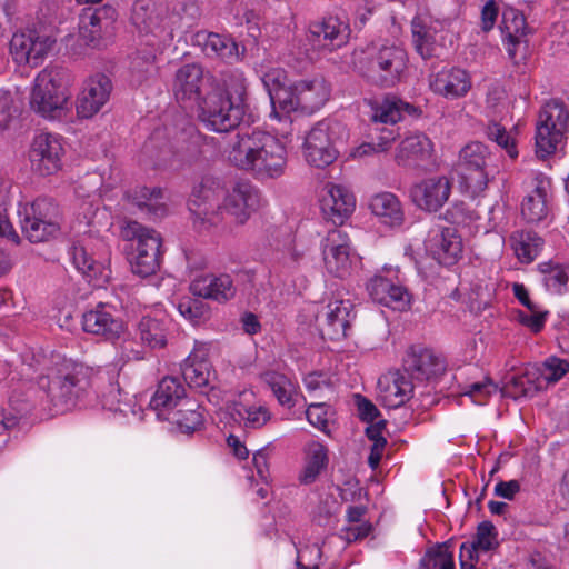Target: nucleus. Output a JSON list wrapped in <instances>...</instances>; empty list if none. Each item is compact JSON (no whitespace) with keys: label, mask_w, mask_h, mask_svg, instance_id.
Here are the masks:
<instances>
[{"label":"nucleus","mask_w":569,"mask_h":569,"mask_svg":"<svg viewBox=\"0 0 569 569\" xmlns=\"http://www.w3.org/2000/svg\"><path fill=\"white\" fill-rule=\"evenodd\" d=\"M36 362L37 366L23 363L21 369L26 377L36 380L33 406L47 417L72 410L87 385L83 367L59 355Z\"/></svg>","instance_id":"f257e3e1"},{"label":"nucleus","mask_w":569,"mask_h":569,"mask_svg":"<svg viewBox=\"0 0 569 569\" xmlns=\"http://www.w3.org/2000/svg\"><path fill=\"white\" fill-rule=\"evenodd\" d=\"M200 16L194 1L178 3L170 10L154 0H134L130 21L141 44L157 49L170 44L177 32H186L196 26Z\"/></svg>","instance_id":"f03ea898"},{"label":"nucleus","mask_w":569,"mask_h":569,"mask_svg":"<svg viewBox=\"0 0 569 569\" xmlns=\"http://www.w3.org/2000/svg\"><path fill=\"white\" fill-rule=\"evenodd\" d=\"M227 157L231 164L258 180L282 177L288 164L286 142L258 129L239 132L230 144Z\"/></svg>","instance_id":"7ed1b4c3"},{"label":"nucleus","mask_w":569,"mask_h":569,"mask_svg":"<svg viewBox=\"0 0 569 569\" xmlns=\"http://www.w3.org/2000/svg\"><path fill=\"white\" fill-rule=\"evenodd\" d=\"M349 37V24L339 17L331 16L311 22L303 37L293 40L287 62L297 69H303L325 52L345 46Z\"/></svg>","instance_id":"20e7f679"},{"label":"nucleus","mask_w":569,"mask_h":569,"mask_svg":"<svg viewBox=\"0 0 569 569\" xmlns=\"http://www.w3.org/2000/svg\"><path fill=\"white\" fill-rule=\"evenodd\" d=\"M68 72L59 67L41 70L33 80L30 109L48 120L66 119L71 111Z\"/></svg>","instance_id":"39448f33"},{"label":"nucleus","mask_w":569,"mask_h":569,"mask_svg":"<svg viewBox=\"0 0 569 569\" xmlns=\"http://www.w3.org/2000/svg\"><path fill=\"white\" fill-rule=\"evenodd\" d=\"M569 111L556 98L542 103L536 119V158L559 156L565 148Z\"/></svg>","instance_id":"423d86ee"},{"label":"nucleus","mask_w":569,"mask_h":569,"mask_svg":"<svg viewBox=\"0 0 569 569\" xmlns=\"http://www.w3.org/2000/svg\"><path fill=\"white\" fill-rule=\"evenodd\" d=\"M408 64L406 50L396 44L382 46L360 62L359 71L371 83L393 87L403 77Z\"/></svg>","instance_id":"0eeeda50"},{"label":"nucleus","mask_w":569,"mask_h":569,"mask_svg":"<svg viewBox=\"0 0 569 569\" xmlns=\"http://www.w3.org/2000/svg\"><path fill=\"white\" fill-rule=\"evenodd\" d=\"M348 133L343 123L336 119H323L317 122L305 137L303 157L316 168L332 163L337 156V143L347 139Z\"/></svg>","instance_id":"6e6552de"},{"label":"nucleus","mask_w":569,"mask_h":569,"mask_svg":"<svg viewBox=\"0 0 569 569\" xmlns=\"http://www.w3.org/2000/svg\"><path fill=\"white\" fill-rule=\"evenodd\" d=\"M124 240L136 241L134 254L130 263L132 272L141 277L156 273L161 263L162 238L159 232L130 220L122 228Z\"/></svg>","instance_id":"1a4fd4ad"},{"label":"nucleus","mask_w":569,"mask_h":569,"mask_svg":"<svg viewBox=\"0 0 569 569\" xmlns=\"http://www.w3.org/2000/svg\"><path fill=\"white\" fill-rule=\"evenodd\" d=\"M330 87L323 78L296 81L289 91H280L276 97L282 119L292 112L312 114L329 100Z\"/></svg>","instance_id":"9d476101"},{"label":"nucleus","mask_w":569,"mask_h":569,"mask_svg":"<svg viewBox=\"0 0 569 569\" xmlns=\"http://www.w3.org/2000/svg\"><path fill=\"white\" fill-rule=\"evenodd\" d=\"M20 227L26 238L39 243L54 237L60 230L58 206L49 198H38L18 209Z\"/></svg>","instance_id":"9b49d317"},{"label":"nucleus","mask_w":569,"mask_h":569,"mask_svg":"<svg viewBox=\"0 0 569 569\" xmlns=\"http://www.w3.org/2000/svg\"><path fill=\"white\" fill-rule=\"evenodd\" d=\"M199 119L208 130L228 132L237 128L246 113V104L224 97L220 88L207 92L199 103Z\"/></svg>","instance_id":"f8f14e48"},{"label":"nucleus","mask_w":569,"mask_h":569,"mask_svg":"<svg viewBox=\"0 0 569 569\" xmlns=\"http://www.w3.org/2000/svg\"><path fill=\"white\" fill-rule=\"evenodd\" d=\"M489 154L488 147L481 142L468 143L459 152L457 172L460 188L471 197L479 196L488 186L486 166Z\"/></svg>","instance_id":"ddd939ff"},{"label":"nucleus","mask_w":569,"mask_h":569,"mask_svg":"<svg viewBox=\"0 0 569 569\" xmlns=\"http://www.w3.org/2000/svg\"><path fill=\"white\" fill-rule=\"evenodd\" d=\"M226 186L216 177H203L193 188L189 209L194 217V222L200 224H217L220 221V209Z\"/></svg>","instance_id":"4468645a"},{"label":"nucleus","mask_w":569,"mask_h":569,"mask_svg":"<svg viewBox=\"0 0 569 569\" xmlns=\"http://www.w3.org/2000/svg\"><path fill=\"white\" fill-rule=\"evenodd\" d=\"M56 44V38L37 29H26L13 33L10 53L19 66H40Z\"/></svg>","instance_id":"2eb2a0df"},{"label":"nucleus","mask_w":569,"mask_h":569,"mask_svg":"<svg viewBox=\"0 0 569 569\" xmlns=\"http://www.w3.org/2000/svg\"><path fill=\"white\" fill-rule=\"evenodd\" d=\"M261 193L251 182L238 181L226 188L220 209V220L226 216L236 223H246L261 206Z\"/></svg>","instance_id":"dca6fc26"},{"label":"nucleus","mask_w":569,"mask_h":569,"mask_svg":"<svg viewBox=\"0 0 569 569\" xmlns=\"http://www.w3.org/2000/svg\"><path fill=\"white\" fill-rule=\"evenodd\" d=\"M321 251L326 270L338 278L349 274L357 259L349 236L339 229L330 230L321 240Z\"/></svg>","instance_id":"f3484780"},{"label":"nucleus","mask_w":569,"mask_h":569,"mask_svg":"<svg viewBox=\"0 0 569 569\" xmlns=\"http://www.w3.org/2000/svg\"><path fill=\"white\" fill-rule=\"evenodd\" d=\"M371 299L393 310L403 311L410 307L411 296L398 279V270L383 268L367 284Z\"/></svg>","instance_id":"a211bd4d"},{"label":"nucleus","mask_w":569,"mask_h":569,"mask_svg":"<svg viewBox=\"0 0 569 569\" xmlns=\"http://www.w3.org/2000/svg\"><path fill=\"white\" fill-rule=\"evenodd\" d=\"M446 22L427 14H418L411 21L415 50L422 59L440 56L445 41Z\"/></svg>","instance_id":"6ab92c4d"},{"label":"nucleus","mask_w":569,"mask_h":569,"mask_svg":"<svg viewBox=\"0 0 569 569\" xmlns=\"http://www.w3.org/2000/svg\"><path fill=\"white\" fill-rule=\"evenodd\" d=\"M353 305L349 299L335 297L317 310L316 321L323 338L340 340L347 336Z\"/></svg>","instance_id":"aec40b11"},{"label":"nucleus","mask_w":569,"mask_h":569,"mask_svg":"<svg viewBox=\"0 0 569 569\" xmlns=\"http://www.w3.org/2000/svg\"><path fill=\"white\" fill-rule=\"evenodd\" d=\"M428 86L432 93L447 100L465 98L472 88V78L468 70L445 66L428 76Z\"/></svg>","instance_id":"412c9836"},{"label":"nucleus","mask_w":569,"mask_h":569,"mask_svg":"<svg viewBox=\"0 0 569 569\" xmlns=\"http://www.w3.org/2000/svg\"><path fill=\"white\" fill-rule=\"evenodd\" d=\"M63 156L62 139L58 134L41 132L32 141L30 161L32 169L41 176H49L61 168Z\"/></svg>","instance_id":"4be33fe9"},{"label":"nucleus","mask_w":569,"mask_h":569,"mask_svg":"<svg viewBox=\"0 0 569 569\" xmlns=\"http://www.w3.org/2000/svg\"><path fill=\"white\" fill-rule=\"evenodd\" d=\"M111 91V79L104 73L87 78L76 99L77 114L83 119L92 118L108 102Z\"/></svg>","instance_id":"5701e85b"},{"label":"nucleus","mask_w":569,"mask_h":569,"mask_svg":"<svg viewBox=\"0 0 569 569\" xmlns=\"http://www.w3.org/2000/svg\"><path fill=\"white\" fill-rule=\"evenodd\" d=\"M500 29L506 36L507 51L515 63H527L532 56L529 39L526 33V20L522 13L512 9L502 14Z\"/></svg>","instance_id":"b1692460"},{"label":"nucleus","mask_w":569,"mask_h":569,"mask_svg":"<svg viewBox=\"0 0 569 569\" xmlns=\"http://www.w3.org/2000/svg\"><path fill=\"white\" fill-rule=\"evenodd\" d=\"M425 246L431 257L443 266L455 264L462 252V241L455 227L432 228Z\"/></svg>","instance_id":"393cba45"},{"label":"nucleus","mask_w":569,"mask_h":569,"mask_svg":"<svg viewBox=\"0 0 569 569\" xmlns=\"http://www.w3.org/2000/svg\"><path fill=\"white\" fill-rule=\"evenodd\" d=\"M82 329L106 340H117L124 332L122 320L114 315L113 307L99 302L82 315Z\"/></svg>","instance_id":"a878e982"},{"label":"nucleus","mask_w":569,"mask_h":569,"mask_svg":"<svg viewBox=\"0 0 569 569\" xmlns=\"http://www.w3.org/2000/svg\"><path fill=\"white\" fill-rule=\"evenodd\" d=\"M203 84L204 78L201 66L187 63L176 71L172 91L177 101L183 107L199 106L203 98Z\"/></svg>","instance_id":"bb28decb"},{"label":"nucleus","mask_w":569,"mask_h":569,"mask_svg":"<svg viewBox=\"0 0 569 569\" xmlns=\"http://www.w3.org/2000/svg\"><path fill=\"white\" fill-rule=\"evenodd\" d=\"M451 193V182L445 177H431L412 186L410 197L421 210L437 212L448 201Z\"/></svg>","instance_id":"cd10ccee"},{"label":"nucleus","mask_w":569,"mask_h":569,"mask_svg":"<svg viewBox=\"0 0 569 569\" xmlns=\"http://www.w3.org/2000/svg\"><path fill=\"white\" fill-rule=\"evenodd\" d=\"M320 208L327 219L342 223L353 212L356 199L347 187L327 183L321 191Z\"/></svg>","instance_id":"c85d7f7f"},{"label":"nucleus","mask_w":569,"mask_h":569,"mask_svg":"<svg viewBox=\"0 0 569 569\" xmlns=\"http://www.w3.org/2000/svg\"><path fill=\"white\" fill-rule=\"evenodd\" d=\"M190 292L199 298L226 303L233 299L237 287L228 273H208L193 279L189 286Z\"/></svg>","instance_id":"c756f323"},{"label":"nucleus","mask_w":569,"mask_h":569,"mask_svg":"<svg viewBox=\"0 0 569 569\" xmlns=\"http://www.w3.org/2000/svg\"><path fill=\"white\" fill-rule=\"evenodd\" d=\"M413 393L411 380L400 371L388 372L378 380V398L388 409H397L410 400Z\"/></svg>","instance_id":"7c9ffc66"},{"label":"nucleus","mask_w":569,"mask_h":569,"mask_svg":"<svg viewBox=\"0 0 569 569\" xmlns=\"http://www.w3.org/2000/svg\"><path fill=\"white\" fill-rule=\"evenodd\" d=\"M406 365L419 380L435 379L446 370L445 359L432 349L421 346L410 348Z\"/></svg>","instance_id":"2f4dec72"},{"label":"nucleus","mask_w":569,"mask_h":569,"mask_svg":"<svg viewBox=\"0 0 569 569\" xmlns=\"http://www.w3.org/2000/svg\"><path fill=\"white\" fill-rule=\"evenodd\" d=\"M91 249L92 239L90 237L83 238L72 244L69 254L74 268L81 272L89 282L94 281L100 283L108 279L109 273L103 263L89 251Z\"/></svg>","instance_id":"473e14b6"},{"label":"nucleus","mask_w":569,"mask_h":569,"mask_svg":"<svg viewBox=\"0 0 569 569\" xmlns=\"http://www.w3.org/2000/svg\"><path fill=\"white\" fill-rule=\"evenodd\" d=\"M189 399L186 397V389L177 377H164L150 400V408L156 412L158 419L163 420L164 416L181 406V402Z\"/></svg>","instance_id":"72a5a7b5"},{"label":"nucleus","mask_w":569,"mask_h":569,"mask_svg":"<svg viewBox=\"0 0 569 569\" xmlns=\"http://www.w3.org/2000/svg\"><path fill=\"white\" fill-rule=\"evenodd\" d=\"M233 417L244 429H260L271 419V412L251 392H242L233 403Z\"/></svg>","instance_id":"f704fd0d"},{"label":"nucleus","mask_w":569,"mask_h":569,"mask_svg":"<svg viewBox=\"0 0 569 569\" xmlns=\"http://www.w3.org/2000/svg\"><path fill=\"white\" fill-rule=\"evenodd\" d=\"M432 141L422 132L409 133L399 144L396 161L401 166H417L431 158Z\"/></svg>","instance_id":"c9c22d12"},{"label":"nucleus","mask_w":569,"mask_h":569,"mask_svg":"<svg viewBox=\"0 0 569 569\" xmlns=\"http://www.w3.org/2000/svg\"><path fill=\"white\" fill-rule=\"evenodd\" d=\"M256 72L269 96L272 107L270 116L274 119L282 120L276 97L280 91H289V87H286L287 72L284 69L277 67L268 61L261 62L256 68Z\"/></svg>","instance_id":"e433bc0d"},{"label":"nucleus","mask_w":569,"mask_h":569,"mask_svg":"<svg viewBox=\"0 0 569 569\" xmlns=\"http://www.w3.org/2000/svg\"><path fill=\"white\" fill-rule=\"evenodd\" d=\"M329 462L328 449L319 441H310L303 449V466L298 480L301 485L313 483Z\"/></svg>","instance_id":"4c0bfd02"},{"label":"nucleus","mask_w":569,"mask_h":569,"mask_svg":"<svg viewBox=\"0 0 569 569\" xmlns=\"http://www.w3.org/2000/svg\"><path fill=\"white\" fill-rule=\"evenodd\" d=\"M371 212L389 227H399L405 220V211L398 197L391 192L375 194L369 203Z\"/></svg>","instance_id":"58836bf2"},{"label":"nucleus","mask_w":569,"mask_h":569,"mask_svg":"<svg viewBox=\"0 0 569 569\" xmlns=\"http://www.w3.org/2000/svg\"><path fill=\"white\" fill-rule=\"evenodd\" d=\"M176 425L182 433H191L198 430L203 423V412L200 405L193 399H187L176 410L169 411L164 419Z\"/></svg>","instance_id":"ea45409f"},{"label":"nucleus","mask_w":569,"mask_h":569,"mask_svg":"<svg viewBox=\"0 0 569 569\" xmlns=\"http://www.w3.org/2000/svg\"><path fill=\"white\" fill-rule=\"evenodd\" d=\"M169 320L164 316H144L138 325V333L142 345L150 349H161L167 346Z\"/></svg>","instance_id":"a19ab883"},{"label":"nucleus","mask_w":569,"mask_h":569,"mask_svg":"<svg viewBox=\"0 0 569 569\" xmlns=\"http://www.w3.org/2000/svg\"><path fill=\"white\" fill-rule=\"evenodd\" d=\"M270 246L277 252L278 263L287 270L297 268L305 256L303 249L297 246L295 237L287 229L280 230Z\"/></svg>","instance_id":"79ce46f5"},{"label":"nucleus","mask_w":569,"mask_h":569,"mask_svg":"<svg viewBox=\"0 0 569 569\" xmlns=\"http://www.w3.org/2000/svg\"><path fill=\"white\" fill-rule=\"evenodd\" d=\"M202 41L203 52L209 57H218L229 63L240 60V52L237 42L227 36L218 33L198 34Z\"/></svg>","instance_id":"37998d69"},{"label":"nucleus","mask_w":569,"mask_h":569,"mask_svg":"<svg viewBox=\"0 0 569 569\" xmlns=\"http://www.w3.org/2000/svg\"><path fill=\"white\" fill-rule=\"evenodd\" d=\"M263 381L271 388L273 395L281 406L291 408L296 405L298 383L291 378L277 371H267L262 376Z\"/></svg>","instance_id":"c03bdc74"},{"label":"nucleus","mask_w":569,"mask_h":569,"mask_svg":"<svg viewBox=\"0 0 569 569\" xmlns=\"http://www.w3.org/2000/svg\"><path fill=\"white\" fill-rule=\"evenodd\" d=\"M183 380L191 388H202L210 383L211 367L208 360L199 357L196 351H192L181 365Z\"/></svg>","instance_id":"a18cd8bd"},{"label":"nucleus","mask_w":569,"mask_h":569,"mask_svg":"<svg viewBox=\"0 0 569 569\" xmlns=\"http://www.w3.org/2000/svg\"><path fill=\"white\" fill-rule=\"evenodd\" d=\"M149 48L148 52L137 51L130 63V81L133 86H141L156 76V54L163 48Z\"/></svg>","instance_id":"49530a36"},{"label":"nucleus","mask_w":569,"mask_h":569,"mask_svg":"<svg viewBox=\"0 0 569 569\" xmlns=\"http://www.w3.org/2000/svg\"><path fill=\"white\" fill-rule=\"evenodd\" d=\"M117 19V10L111 4H103L94 10L84 9L80 21L81 28L87 30L90 27L89 33L91 40L100 37L103 29H107Z\"/></svg>","instance_id":"de8ad7c7"},{"label":"nucleus","mask_w":569,"mask_h":569,"mask_svg":"<svg viewBox=\"0 0 569 569\" xmlns=\"http://www.w3.org/2000/svg\"><path fill=\"white\" fill-rule=\"evenodd\" d=\"M128 199L141 211L158 218L166 213L162 202L163 191L160 188L140 187L128 194Z\"/></svg>","instance_id":"09e8293b"},{"label":"nucleus","mask_w":569,"mask_h":569,"mask_svg":"<svg viewBox=\"0 0 569 569\" xmlns=\"http://www.w3.org/2000/svg\"><path fill=\"white\" fill-rule=\"evenodd\" d=\"M569 371V363L558 357L546 358L536 369V390L558 382Z\"/></svg>","instance_id":"8fccbe9b"},{"label":"nucleus","mask_w":569,"mask_h":569,"mask_svg":"<svg viewBox=\"0 0 569 569\" xmlns=\"http://www.w3.org/2000/svg\"><path fill=\"white\" fill-rule=\"evenodd\" d=\"M553 191L551 179L536 174V221L547 220L552 212Z\"/></svg>","instance_id":"3c124183"},{"label":"nucleus","mask_w":569,"mask_h":569,"mask_svg":"<svg viewBox=\"0 0 569 569\" xmlns=\"http://www.w3.org/2000/svg\"><path fill=\"white\" fill-rule=\"evenodd\" d=\"M415 108L407 102L397 99H386L373 110L372 120L385 124H395L402 119L403 113L411 114Z\"/></svg>","instance_id":"603ef678"},{"label":"nucleus","mask_w":569,"mask_h":569,"mask_svg":"<svg viewBox=\"0 0 569 569\" xmlns=\"http://www.w3.org/2000/svg\"><path fill=\"white\" fill-rule=\"evenodd\" d=\"M163 131L156 130L144 143L143 150L153 159L156 166H167L174 156L173 144L163 140Z\"/></svg>","instance_id":"864d4df0"},{"label":"nucleus","mask_w":569,"mask_h":569,"mask_svg":"<svg viewBox=\"0 0 569 569\" xmlns=\"http://www.w3.org/2000/svg\"><path fill=\"white\" fill-rule=\"evenodd\" d=\"M539 270L542 273V282L546 289L552 293L566 292L569 281V269L559 264L541 263Z\"/></svg>","instance_id":"5fc2aeb1"},{"label":"nucleus","mask_w":569,"mask_h":569,"mask_svg":"<svg viewBox=\"0 0 569 569\" xmlns=\"http://www.w3.org/2000/svg\"><path fill=\"white\" fill-rule=\"evenodd\" d=\"M223 89H220L224 97H232L244 103L247 93V79L244 73L239 69H231L222 74Z\"/></svg>","instance_id":"6e6d98bb"},{"label":"nucleus","mask_w":569,"mask_h":569,"mask_svg":"<svg viewBox=\"0 0 569 569\" xmlns=\"http://www.w3.org/2000/svg\"><path fill=\"white\" fill-rule=\"evenodd\" d=\"M177 310L192 325L200 323L209 316V306L202 300L193 299L190 297H183L179 299L177 302Z\"/></svg>","instance_id":"4d7b16f0"},{"label":"nucleus","mask_w":569,"mask_h":569,"mask_svg":"<svg viewBox=\"0 0 569 569\" xmlns=\"http://www.w3.org/2000/svg\"><path fill=\"white\" fill-rule=\"evenodd\" d=\"M487 137L505 149L511 159L517 158L518 151L513 138L510 133L497 122H491L487 128Z\"/></svg>","instance_id":"13d9d810"},{"label":"nucleus","mask_w":569,"mask_h":569,"mask_svg":"<svg viewBox=\"0 0 569 569\" xmlns=\"http://www.w3.org/2000/svg\"><path fill=\"white\" fill-rule=\"evenodd\" d=\"M512 250L522 263H530L532 261V238L530 233L517 231L510 237Z\"/></svg>","instance_id":"bf43d9fd"},{"label":"nucleus","mask_w":569,"mask_h":569,"mask_svg":"<svg viewBox=\"0 0 569 569\" xmlns=\"http://www.w3.org/2000/svg\"><path fill=\"white\" fill-rule=\"evenodd\" d=\"M498 387L490 380L475 382L466 388L465 396H468L471 401L478 406L487 402L488 398L496 393Z\"/></svg>","instance_id":"052dcab7"},{"label":"nucleus","mask_w":569,"mask_h":569,"mask_svg":"<svg viewBox=\"0 0 569 569\" xmlns=\"http://www.w3.org/2000/svg\"><path fill=\"white\" fill-rule=\"evenodd\" d=\"M144 345L138 343L132 339H124L118 350V359L126 363L129 361H140L146 358Z\"/></svg>","instance_id":"680f3d73"},{"label":"nucleus","mask_w":569,"mask_h":569,"mask_svg":"<svg viewBox=\"0 0 569 569\" xmlns=\"http://www.w3.org/2000/svg\"><path fill=\"white\" fill-rule=\"evenodd\" d=\"M426 558L433 569H455L452 552L446 546L429 550Z\"/></svg>","instance_id":"e2e57ef3"},{"label":"nucleus","mask_w":569,"mask_h":569,"mask_svg":"<svg viewBox=\"0 0 569 569\" xmlns=\"http://www.w3.org/2000/svg\"><path fill=\"white\" fill-rule=\"evenodd\" d=\"M475 542L480 550L489 551L497 546V531L495 526L489 521H483L478 526Z\"/></svg>","instance_id":"0e129e2a"},{"label":"nucleus","mask_w":569,"mask_h":569,"mask_svg":"<svg viewBox=\"0 0 569 569\" xmlns=\"http://www.w3.org/2000/svg\"><path fill=\"white\" fill-rule=\"evenodd\" d=\"M307 419L310 425L327 432L328 415L325 403H311L306 411Z\"/></svg>","instance_id":"69168bd1"},{"label":"nucleus","mask_w":569,"mask_h":569,"mask_svg":"<svg viewBox=\"0 0 569 569\" xmlns=\"http://www.w3.org/2000/svg\"><path fill=\"white\" fill-rule=\"evenodd\" d=\"M533 391V382L527 376L512 377L508 393L515 399L528 398Z\"/></svg>","instance_id":"338daca9"},{"label":"nucleus","mask_w":569,"mask_h":569,"mask_svg":"<svg viewBox=\"0 0 569 569\" xmlns=\"http://www.w3.org/2000/svg\"><path fill=\"white\" fill-rule=\"evenodd\" d=\"M268 459L269 453L267 448L257 450L252 457V462L257 470V476L263 483H268L270 479Z\"/></svg>","instance_id":"774afa93"}]
</instances>
